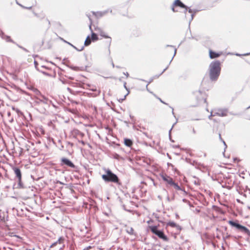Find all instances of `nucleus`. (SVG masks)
I'll return each mask as SVG.
<instances>
[{
	"label": "nucleus",
	"mask_w": 250,
	"mask_h": 250,
	"mask_svg": "<svg viewBox=\"0 0 250 250\" xmlns=\"http://www.w3.org/2000/svg\"><path fill=\"white\" fill-rule=\"evenodd\" d=\"M221 71L220 63L219 61L212 62L209 67V76L212 81H216L220 75Z\"/></svg>",
	"instance_id": "obj_1"
},
{
	"label": "nucleus",
	"mask_w": 250,
	"mask_h": 250,
	"mask_svg": "<svg viewBox=\"0 0 250 250\" xmlns=\"http://www.w3.org/2000/svg\"><path fill=\"white\" fill-rule=\"evenodd\" d=\"M105 174L102 175V179L105 182H112L120 184V180L118 176L109 169L105 170Z\"/></svg>",
	"instance_id": "obj_2"
},
{
	"label": "nucleus",
	"mask_w": 250,
	"mask_h": 250,
	"mask_svg": "<svg viewBox=\"0 0 250 250\" xmlns=\"http://www.w3.org/2000/svg\"><path fill=\"white\" fill-rule=\"evenodd\" d=\"M89 29L91 31V34L88 35L87 37L86 38L84 42V44L82 46V47H84L85 46H88L90 44L91 42H95L97 40L99 39V36L98 35V34H96L94 33L93 31V30L91 28V25H89Z\"/></svg>",
	"instance_id": "obj_3"
},
{
	"label": "nucleus",
	"mask_w": 250,
	"mask_h": 250,
	"mask_svg": "<svg viewBox=\"0 0 250 250\" xmlns=\"http://www.w3.org/2000/svg\"><path fill=\"white\" fill-rule=\"evenodd\" d=\"M151 231L154 233L155 234L157 235L159 238L163 239L165 241L167 240V236L164 234V232L162 231L158 230L157 229V226H150L149 227Z\"/></svg>",
	"instance_id": "obj_4"
},
{
	"label": "nucleus",
	"mask_w": 250,
	"mask_h": 250,
	"mask_svg": "<svg viewBox=\"0 0 250 250\" xmlns=\"http://www.w3.org/2000/svg\"><path fill=\"white\" fill-rule=\"evenodd\" d=\"M228 223L232 227H235L237 229L240 230L242 231L245 232L246 233H248L249 232V229L243 226L236 222H233L231 220H229L228 221Z\"/></svg>",
	"instance_id": "obj_5"
},
{
	"label": "nucleus",
	"mask_w": 250,
	"mask_h": 250,
	"mask_svg": "<svg viewBox=\"0 0 250 250\" xmlns=\"http://www.w3.org/2000/svg\"><path fill=\"white\" fill-rule=\"evenodd\" d=\"M227 114V111L226 110H222V109H218L215 110L214 112H212L210 116L209 117V118L210 120H214L213 119V117L218 115L219 116H226Z\"/></svg>",
	"instance_id": "obj_6"
},
{
	"label": "nucleus",
	"mask_w": 250,
	"mask_h": 250,
	"mask_svg": "<svg viewBox=\"0 0 250 250\" xmlns=\"http://www.w3.org/2000/svg\"><path fill=\"white\" fill-rule=\"evenodd\" d=\"M100 32V36L107 40L105 42V46L106 47H110L111 42V38L109 37L107 34L104 32L103 30V31Z\"/></svg>",
	"instance_id": "obj_7"
},
{
	"label": "nucleus",
	"mask_w": 250,
	"mask_h": 250,
	"mask_svg": "<svg viewBox=\"0 0 250 250\" xmlns=\"http://www.w3.org/2000/svg\"><path fill=\"white\" fill-rule=\"evenodd\" d=\"M61 161V166L66 165V166H67L70 167H71V168L75 167L74 164L71 161H70L69 160H68V159H67L66 158H62Z\"/></svg>",
	"instance_id": "obj_8"
},
{
	"label": "nucleus",
	"mask_w": 250,
	"mask_h": 250,
	"mask_svg": "<svg viewBox=\"0 0 250 250\" xmlns=\"http://www.w3.org/2000/svg\"><path fill=\"white\" fill-rule=\"evenodd\" d=\"M199 11V10L197 9L188 8V12L191 14V18L189 21V25H190L191 21L193 20L194 17L195 16L196 13Z\"/></svg>",
	"instance_id": "obj_9"
},
{
	"label": "nucleus",
	"mask_w": 250,
	"mask_h": 250,
	"mask_svg": "<svg viewBox=\"0 0 250 250\" xmlns=\"http://www.w3.org/2000/svg\"><path fill=\"white\" fill-rule=\"evenodd\" d=\"M173 5H176V7H178L181 8L188 7V6L182 2L181 0H174L173 1Z\"/></svg>",
	"instance_id": "obj_10"
},
{
	"label": "nucleus",
	"mask_w": 250,
	"mask_h": 250,
	"mask_svg": "<svg viewBox=\"0 0 250 250\" xmlns=\"http://www.w3.org/2000/svg\"><path fill=\"white\" fill-rule=\"evenodd\" d=\"M161 177L163 181L169 185L173 182V179L166 174L161 175Z\"/></svg>",
	"instance_id": "obj_11"
},
{
	"label": "nucleus",
	"mask_w": 250,
	"mask_h": 250,
	"mask_svg": "<svg viewBox=\"0 0 250 250\" xmlns=\"http://www.w3.org/2000/svg\"><path fill=\"white\" fill-rule=\"evenodd\" d=\"M13 170L14 171L15 174L16 175V177L18 179V182H19V183L20 184L21 182V170L19 168L16 167H14L13 168Z\"/></svg>",
	"instance_id": "obj_12"
},
{
	"label": "nucleus",
	"mask_w": 250,
	"mask_h": 250,
	"mask_svg": "<svg viewBox=\"0 0 250 250\" xmlns=\"http://www.w3.org/2000/svg\"><path fill=\"white\" fill-rule=\"evenodd\" d=\"M72 134L74 137L80 138H83L84 136V133L81 132L78 129H74L72 131Z\"/></svg>",
	"instance_id": "obj_13"
},
{
	"label": "nucleus",
	"mask_w": 250,
	"mask_h": 250,
	"mask_svg": "<svg viewBox=\"0 0 250 250\" xmlns=\"http://www.w3.org/2000/svg\"><path fill=\"white\" fill-rule=\"evenodd\" d=\"M0 37L2 39L5 40L7 42H13V43H15L11 38L10 36L5 35L3 32L1 31H0Z\"/></svg>",
	"instance_id": "obj_14"
},
{
	"label": "nucleus",
	"mask_w": 250,
	"mask_h": 250,
	"mask_svg": "<svg viewBox=\"0 0 250 250\" xmlns=\"http://www.w3.org/2000/svg\"><path fill=\"white\" fill-rule=\"evenodd\" d=\"M222 54V53L221 52H216L211 50H209V57L211 59L219 57Z\"/></svg>",
	"instance_id": "obj_15"
},
{
	"label": "nucleus",
	"mask_w": 250,
	"mask_h": 250,
	"mask_svg": "<svg viewBox=\"0 0 250 250\" xmlns=\"http://www.w3.org/2000/svg\"><path fill=\"white\" fill-rule=\"evenodd\" d=\"M64 238L63 237H61L59 238L57 241L54 242L51 245V247H55L57 244H63L64 243Z\"/></svg>",
	"instance_id": "obj_16"
},
{
	"label": "nucleus",
	"mask_w": 250,
	"mask_h": 250,
	"mask_svg": "<svg viewBox=\"0 0 250 250\" xmlns=\"http://www.w3.org/2000/svg\"><path fill=\"white\" fill-rule=\"evenodd\" d=\"M141 34V32L139 30L134 29L133 30L131 33V35L135 37H138L140 36Z\"/></svg>",
	"instance_id": "obj_17"
},
{
	"label": "nucleus",
	"mask_w": 250,
	"mask_h": 250,
	"mask_svg": "<svg viewBox=\"0 0 250 250\" xmlns=\"http://www.w3.org/2000/svg\"><path fill=\"white\" fill-rule=\"evenodd\" d=\"M124 143L125 146L129 147L131 146L133 144L132 141L131 140L126 138L125 139Z\"/></svg>",
	"instance_id": "obj_18"
},
{
	"label": "nucleus",
	"mask_w": 250,
	"mask_h": 250,
	"mask_svg": "<svg viewBox=\"0 0 250 250\" xmlns=\"http://www.w3.org/2000/svg\"><path fill=\"white\" fill-rule=\"evenodd\" d=\"M93 15L95 16L97 18L103 17V14L101 11L100 12H92Z\"/></svg>",
	"instance_id": "obj_19"
},
{
	"label": "nucleus",
	"mask_w": 250,
	"mask_h": 250,
	"mask_svg": "<svg viewBox=\"0 0 250 250\" xmlns=\"http://www.w3.org/2000/svg\"><path fill=\"white\" fill-rule=\"evenodd\" d=\"M167 226H169L171 227L174 228L178 227V225H177L175 222L172 221H169L167 223Z\"/></svg>",
	"instance_id": "obj_20"
},
{
	"label": "nucleus",
	"mask_w": 250,
	"mask_h": 250,
	"mask_svg": "<svg viewBox=\"0 0 250 250\" xmlns=\"http://www.w3.org/2000/svg\"><path fill=\"white\" fill-rule=\"evenodd\" d=\"M170 186H173L174 188L177 189V190H180L181 188L178 185V184L175 183L174 181L172 182V183L170 185Z\"/></svg>",
	"instance_id": "obj_21"
},
{
	"label": "nucleus",
	"mask_w": 250,
	"mask_h": 250,
	"mask_svg": "<svg viewBox=\"0 0 250 250\" xmlns=\"http://www.w3.org/2000/svg\"><path fill=\"white\" fill-rule=\"evenodd\" d=\"M147 103L150 105H152H152H153L154 104V100L152 98H148L147 101Z\"/></svg>",
	"instance_id": "obj_22"
},
{
	"label": "nucleus",
	"mask_w": 250,
	"mask_h": 250,
	"mask_svg": "<svg viewBox=\"0 0 250 250\" xmlns=\"http://www.w3.org/2000/svg\"><path fill=\"white\" fill-rule=\"evenodd\" d=\"M94 29H95V30L96 31H97V33L96 34H98H98L100 35V33H101L100 31H103V30L98 26L95 27Z\"/></svg>",
	"instance_id": "obj_23"
},
{
	"label": "nucleus",
	"mask_w": 250,
	"mask_h": 250,
	"mask_svg": "<svg viewBox=\"0 0 250 250\" xmlns=\"http://www.w3.org/2000/svg\"><path fill=\"white\" fill-rule=\"evenodd\" d=\"M60 39L61 40H62L63 42H64L66 43L67 44H68L69 45H70L71 47H76L75 45H74L73 44H72L71 43H70V42H68L66 41H65V40H64L63 38H60Z\"/></svg>",
	"instance_id": "obj_24"
},
{
	"label": "nucleus",
	"mask_w": 250,
	"mask_h": 250,
	"mask_svg": "<svg viewBox=\"0 0 250 250\" xmlns=\"http://www.w3.org/2000/svg\"><path fill=\"white\" fill-rule=\"evenodd\" d=\"M212 45L211 41L209 40L208 39L206 40L205 44L204 45V46H207V45Z\"/></svg>",
	"instance_id": "obj_25"
},
{
	"label": "nucleus",
	"mask_w": 250,
	"mask_h": 250,
	"mask_svg": "<svg viewBox=\"0 0 250 250\" xmlns=\"http://www.w3.org/2000/svg\"><path fill=\"white\" fill-rule=\"evenodd\" d=\"M175 7H176V5H173V2L170 6V9L173 12H177L178 11L175 9Z\"/></svg>",
	"instance_id": "obj_26"
},
{
	"label": "nucleus",
	"mask_w": 250,
	"mask_h": 250,
	"mask_svg": "<svg viewBox=\"0 0 250 250\" xmlns=\"http://www.w3.org/2000/svg\"><path fill=\"white\" fill-rule=\"evenodd\" d=\"M233 160V162L235 163H238L240 161V160L237 158H234Z\"/></svg>",
	"instance_id": "obj_27"
},
{
	"label": "nucleus",
	"mask_w": 250,
	"mask_h": 250,
	"mask_svg": "<svg viewBox=\"0 0 250 250\" xmlns=\"http://www.w3.org/2000/svg\"><path fill=\"white\" fill-rule=\"evenodd\" d=\"M188 7H185L183 8L184 9V13L185 14V17H186L187 12H188Z\"/></svg>",
	"instance_id": "obj_28"
},
{
	"label": "nucleus",
	"mask_w": 250,
	"mask_h": 250,
	"mask_svg": "<svg viewBox=\"0 0 250 250\" xmlns=\"http://www.w3.org/2000/svg\"><path fill=\"white\" fill-rule=\"evenodd\" d=\"M16 3H17V4H18V5H19L20 6H21V8H25V6L22 5L20 3H19L17 0H16Z\"/></svg>",
	"instance_id": "obj_29"
},
{
	"label": "nucleus",
	"mask_w": 250,
	"mask_h": 250,
	"mask_svg": "<svg viewBox=\"0 0 250 250\" xmlns=\"http://www.w3.org/2000/svg\"><path fill=\"white\" fill-rule=\"evenodd\" d=\"M107 12H108L107 10H105L104 11L102 12V13L103 14V16H104V15H105Z\"/></svg>",
	"instance_id": "obj_30"
},
{
	"label": "nucleus",
	"mask_w": 250,
	"mask_h": 250,
	"mask_svg": "<svg viewBox=\"0 0 250 250\" xmlns=\"http://www.w3.org/2000/svg\"><path fill=\"white\" fill-rule=\"evenodd\" d=\"M32 8V6H29V7H26V6H25V8H23V9H31Z\"/></svg>",
	"instance_id": "obj_31"
},
{
	"label": "nucleus",
	"mask_w": 250,
	"mask_h": 250,
	"mask_svg": "<svg viewBox=\"0 0 250 250\" xmlns=\"http://www.w3.org/2000/svg\"><path fill=\"white\" fill-rule=\"evenodd\" d=\"M83 146H84L85 145V143L84 141H79Z\"/></svg>",
	"instance_id": "obj_32"
},
{
	"label": "nucleus",
	"mask_w": 250,
	"mask_h": 250,
	"mask_svg": "<svg viewBox=\"0 0 250 250\" xmlns=\"http://www.w3.org/2000/svg\"><path fill=\"white\" fill-rule=\"evenodd\" d=\"M250 55V52L244 53V54H241L240 55L247 56V55Z\"/></svg>",
	"instance_id": "obj_33"
},
{
	"label": "nucleus",
	"mask_w": 250,
	"mask_h": 250,
	"mask_svg": "<svg viewBox=\"0 0 250 250\" xmlns=\"http://www.w3.org/2000/svg\"><path fill=\"white\" fill-rule=\"evenodd\" d=\"M34 64H35V67L37 68V66L38 65V63L36 61H34Z\"/></svg>",
	"instance_id": "obj_34"
},
{
	"label": "nucleus",
	"mask_w": 250,
	"mask_h": 250,
	"mask_svg": "<svg viewBox=\"0 0 250 250\" xmlns=\"http://www.w3.org/2000/svg\"><path fill=\"white\" fill-rule=\"evenodd\" d=\"M155 97L159 100H160V101L161 102H162V103H164V104H166L165 102H164L160 98H158L157 97V96H155Z\"/></svg>",
	"instance_id": "obj_35"
},
{
	"label": "nucleus",
	"mask_w": 250,
	"mask_h": 250,
	"mask_svg": "<svg viewBox=\"0 0 250 250\" xmlns=\"http://www.w3.org/2000/svg\"><path fill=\"white\" fill-rule=\"evenodd\" d=\"M166 47H176L175 45L167 44Z\"/></svg>",
	"instance_id": "obj_36"
},
{
	"label": "nucleus",
	"mask_w": 250,
	"mask_h": 250,
	"mask_svg": "<svg viewBox=\"0 0 250 250\" xmlns=\"http://www.w3.org/2000/svg\"><path fill=\"white\" fill-rule=\"evenodd\" d=\"M219 137L220 139L224 143H225V142L222 140V138L221 137V135L220 134H219Z\"/></svg>",
	"instance_id": "obj_37"
},
{
	"label": "nucleus",
	"mask_w": 250,
	"mask_h": 250,
	"mask_svg": "<svg viewBox=\"0 0 250 250\" xmlns=\"http://www.w3.org/2000/svg\"><path fill=\"white\" fill-rule=\"evenodd\" d=\"M86 16H87V17L88 18V19H89V21H91V18H90V15H87H87H86Z\"/></svg>",
	"instance_id": "obj_38"
},
{
	"label": "nucleus",
	"mask_w": 250,
	"mask_h": 250,
	"mask_svg": "<svg viewBox=\"0 0 250 250\" xmlns=\"http://www.w3.org/2000/svg\"><path fill=\"white\" fill-rule=\"evenodd\" d=\"M91 248V247L89 246L86 249H85L84 250H88L89 249H90Z\"/></svg>",
	"instance_id": "obj_39"
},
{
	"label": "nucleus",
	"mask_w": 250,
	"mask_h": 250,
	"mask_svg": "<svg viewBox=\"0 0 250 250\" xmlns=\"http://www.w3.org/2000/svg\"><path fill=\"white\" fill-rule=\"evenodd\" d=\"M47 21L48 22V24L49 25H50V21L48 20V19H46Z\"/></svg>",
	"instance_id": "obj_40"
},
{
	"label": "nucleus",
	"mask_w": 250,
	"mask_h": 250,
	"mask_svg": "<svg viewBox=\"0 0 250 250\" xmlns=\"http://www.w3.org/2000/svg\"><path fill=\"white\" fill-rule=\"evenodd\" d=\"M83 48H81V49H78V50L80 51L83 50Z\"/></svg>",
	"instance_id": "obj_41"
},
{
	"label": "nucleus",
	"mask_w": 250,
	"mask_h": 250,
	"mask_svg": "<svg viewBox=\"0 0 250 250\" xmlns=\"http://www.w3.org/2000/svg\"><path fill=\"white\" fill-rule=\"evenodd\" d=\"M16 45H17L18 46V47H22V46L19 45H18V44H16Z\"/></svg>",
	"instance_id": "obj_42"
},
{
	"label": "nucleus",
	"mask_w": 250,
	"mask_h": 250,
	"mask_svg": "<svg viewBox=\"0 0 250 250\" xmlns=\"http://www.w3.org/2000/svg\"><path fill=\"white\" fill-rule=\"evenodd\" d=\"M181 44V42H180V43L178 44V47H179V46H180Z\"/></svg>",
	"instance_id": "obj_43"
},
{
	"label": "nucleus",
	"mask_w": 250,
	"mask_h": 250,
	"mask_svg": "<svg viewBox=\"0 0 250 250\" xmlns=\"http://www.w3.org/2000/svg\"><path fill=\"white\" fill-rule=\"evenodd\" d=\"M110 12L111 14H112V10H111L110 11Z\"/></svg>",
	"instance_id": "obj_44"
},
{
	"label": "nucleus",
	"mask_w": 250,
	"mask_h": 250,
	"mask_svg": "<svg viewBox=\"0 0 250 250\" xmlns=\"http://www.w3.org/2000/svg\"><path fill=\"white\" fill-rule=\"evenodd\" d=\"M43 42H42L41 45H43Z\"/></svg>",
	"instance_id": "obj_45"
},
{
	"label": "nucleus",
	"mask_w": 250,
	"mask_h": 250,
	"mask_svg": "<svg viewBox=\"0 0 250 250\" xmlns=\"http://www.w3.org/2000/svg\"><path fill=\"white\" fill-rule=\"evenodd\" d=\"M59 25L61 26V24L60 22H59Z\"/></svg>",
	"instance_id": "obj_46"
}]
</instances>
